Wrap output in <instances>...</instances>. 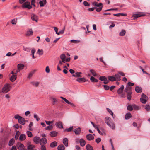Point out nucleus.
Returning a JSON list of instances; mask_svg holds the SVG:
<instances>
[{
    "label": "nucleus",
    "instance_id": "f257e3e1",
    "mask_svg": "<svg viewBox=\"0 0 150 150\" xmlns=\"http://www.w3.org/2000/svg\"><path fill=\"white\" fill-rule=\"evenodd\" d=\"M105 122L106 124L112 129H115V125L114 122L108 117L105 118Z\"/></svg>",
    "mask_w": 150,
    "mask_h": 150
},
{
    "label": "nucleus",
    "instance_id": "f03ea898",
    "mask_svg": "<svg viewBox=\"0 0 150 150\" xmlns=\"http://www.w3.org/2000/svg\"><path fill=\"white\" fill-rule=\"evenodd\" d=\"M11 86L8 83L5 84L2 89L1 92L4 93H6L8 92L10 90Z\"/></svg>",
    "mask_w": 150,
    "mask_h": 150
},
{
    "label": "nucleus",
    "instance_id": "7ed1b4c3",
    "mask_svg": "<svg viewBox=\"0 0 150 150\" xmlns=\"http://www.w3.org/2000/svg\"><path fill=\"white\" fill-rule=\"evenodd\" d=\"M22 7L23 8H27L28 9H30L32 8V6L30 5V2L27 1L22 4Z\"/></svg>",
    "mask_w": 150,
    "mask_h": 150
},
{
    "label": "nucleus",
    "instance_id": "20e7f679",
    "mask_svg": "<svg viewBox=\"0 0 150 150\" xmlns=\"http://www.w3.org/2000/svg\"><path fill=\"white\" fill-rule=\"evenodd\" d=\"M140 98V101L143 104H145L148 100V97L144 93L142 94Z\"/></svg>",
    "mask_w": 150,
    "mask_h": 150
},
{
    "label": "nucleus",
    "instance_id": "39448f33",
    "mask_svg": "<svg viewBox=\"0 0 150 150\" xmlns=\"http://www.w3.org/2000/svg\"><path fill=\"white\" fill-rule=\"evenodd\" d=\"M16 146L18 150H27L25 148V146L23 144L20 142H18L16 144Z\"/></svg>",
    "mask_w": 150,
    "mask_h": 150
},
{
    "label": "nucleus",
    "instance_id": "423d86ee",
    "mask_svg": "<svg viewBox=\"0 0 150 150\" xmlns=\"http://www.w3.org/2000/svg\"><path fill=\"white\" fill-rule=\"evenodd\" d=\"M47 142V139L45 138H43L41 139L39 142L40 144L41 145V146H45L44 145L46 144Z\"/></svg>",
    "mask_w": 150,
    "mask_h": 150
},
{
    "label": "nucleus",
    "instance_id": "0eeeda50",
    "mask_svg": "<svg viewBox=\"0 0 150 150\" xmlns=\"http://www.w3.org/2000/svg\"><path fill=\"white\" fill-rule=\"evenodd\" d=\"M144 13L143 12H139L137 13L133 14V17L135 18H138L145 15Z\"/></svg>",
    "mask_w": 150,
    "mask_h": 150
},
{
    "label": "nucleus",
    "instance_id": "6e6552de",
    "mask_svg": "<svg viewBox=\"0 0 150 150\" xmlns=\"http://www.w3.org/2000/svg\"><path fill=\"white\" fill-rule=\"evenodd\" d=\"M55 125L57 128H63L62 122L61 121H58L55 123Z\"/></svg>",
    "mask_w": 150,
    "mask_h": 150
},
{
    "label": "nucleus",
    "instance_id": "1a4fd4ad",
    "mask_svg": "<svg viewBox=\"0 0 150 150\" xmlns=\"http://www.w3.org/2000/svg\"><path fill=\"white\" fill-rule=\"evenodd\" d=\"M86 137L87 140L89 141L93 140L94 139V137L91 134H88L86 135Z\"/></svg>",
    "mask_w": 150,
    "mask_h": 150
},
{
    "label": "nucleus",
    "instance_id": "9d476101",
    "mask_svg": "<svg viewBox=\"0 0 150 150\" xmlns=\"http://www.w3.org/2000/svg\"><path fill=\"white\" fill-rule=\"evenodd\" d=\"M26 138V136L25 134H21L19 138V140L21 141H23L25 140Z\"/></svg>",
    "mask_w": 150,
    "mask_h": 150
},
{
    "label": "nucleus",
    "instance_id": "9b49d317",
    "mask_svg": "<svg viewBox=\"0 0 150 150\" xmlns=\"http://www.w3.org/2000/svg\"><path fill=\"white\" fill-rule=\"evenodd\" d=\"M33 33V32L32 29H30L27 31L25 35L26 36H30L32 35Z\"/></svg>",
    "mask_w": 150,
    "mask_h": 150
},
{
    "label": "nucleus",
    "instance_id": "f8f14e48",
    "mask_svg": "<svg viewBox=\"0 0 150 150\" xmlns=\"http://www.w3.org/2000/svg\"><path fill=\"white\" fill-rule=\"evenodd\" d=\"M25 119L22 117L18 120L19 123L21 125H24L25 123Z\"/></svg>",
    "mask_w": 150,
    "mask_h": 150
},
{
    "label": "nucleus",
    "instance_id": "ddd939ff",
    "mask_svg": "<svg viewBox=\"0 0 150 150\" xmlns=\"http://www.w3.org/2000/svg\"><path fill=\"white\" fill-rule=\"evenodd\" d=\"M74 132L77 135H79L81 132V129L80 127H78L74 129Z\"/></svg>",
    "mask_w": 150,
    "mask_h": 150
},
{
    "label": "nucleus",
    "instance_id": "4468645a",
    "mask_svg": "<svg viewBox=\"0 0 150 150\" xmlns=\"http://www.w3.org/2000/svg\"><path fill=\"white\" fill-rule=\"evenodd\" d=\"M79 142L80 144L82 147L84 146L86 144V141L83 139H81L79 140Z\"/></svg>",
    "mask_w": 150,
    "mask_h": 150
},
{
    "label": "nucleus",
    "instance_id": "2eb2a0df",
    "mask_svg": "<svg viewBox=\"0 0 150 150\" xmlns=\"http://www.w3.org/2000/svg\"><path fill=\"white\" fill-rule=\"evenodd\" d=\"M40 138L38 137H35L33 138V141L36 144L39 143L40 142Z\"/></svg>",
    "mask_w": 150,
    "mask_h": 150
},
{
    "label": "nucleus",
    "instance_id": "dca6fc26",
    "mask_svg": "<svg viewBox=\"0 0 150 150\" xmlns=\"http://www.w3.org/2000/svg\"><path fill=\"white\" fill-rule=\"evenodd\" d=\"M46 0H40L39 1V4L40 7H43L46 3Z\"/></svg>",
    "mask_w": 150,
    "mask_h": 150
},
{
    "label": "nucleus",
    "instance_id": "f3484780",
    "mask_svg": "<svg viewBox=\"0 0 150 150\" xmlns=\"http://www.w3.org/2000/svg\"><path fill=\"white\" fill-rule=\"evenodd\" d=\"M76 81L79 82H85L87 81V80L84 78H79L77 79Z\"/></svg>",
    "mask_w": 150,
    "mask_h": 150
},
{
    "label": "nucleus",
    "instance_id": "a211bd4d",
    "mask_svg": "<svg viewBox=\"0 0 150 150\" xmlns=\"http://www.w3.org/2000/svg\"><path fill=\"white\" fill-rule=\"evenodd\" d=\"M57 134V132L55 131H53L50 132V135L51 137H54L56 136Z\"/></svg>",
    "mask_w": 150,
    "mask_h": 150
},
{
    "label": "nucleus",
    "instance_id": "6ab92c4d",
    "mask_svg": "<svg viewBox=\"0 0 150 150\" xmlns=\"http://www.w3.org/2000/svg\"><path fill=\"white\" fill-rule=\"evenodd\" d=\"M15 140L13 138L11 139L8 142V146H13L15 143Z\"/></svg>",
    "mask_w": 150,
    "mask_h": 150
},
{
    "label": "nucleus",
    "instance_id": "aec40b11",
    "mask_svg": "<svg viewBox=\"0 0 150 150\" xmlns=\"http://www.w3.org/2000/svg\"><path fill=\"white\" fill-rule=\"evenodd\" d=\"M135 90L137 93H140L142 92V89L140 87L137 86L135 88Z\"/></svg>",
    "mask_w": 150,
    "mask_h": 150
},
{
    "label": "nucleus",
    "instance_id": "412c9836",
    "mask_svg": "<svg viewBox=\"0 0 150 150\" xmlns=\"http://www.w3.org/2000/svg\"><path fill=\"white\" fill-rule=\"evenodd\" d=\"M92 5L94 6L99 7L103 5V4L101 3H98L97 2H95L93 3Z\"/></svg>",
    "mask_w": 150,
    "mask_h": 150
},
{
    "label": "nucleus",
    "instance_id": "4be33fe9",
    "mask_svg": "<svg viewBox=\"0 0 150 150\" xmlns=\"http://www.w3.org/2000/svg\"><path fill=\"white\" fill-rule=\"evenodd\" d=\"M63 144H64L66 147H67L68 146V140L67 138H65L63 140Z\"/></svg>",
    "mask_w": 150,
    "mask_h": 150
},
{
    "label": "nucleus",
    "instance_id": "5701e85b",
    "mask_svg": "<svg viewBox=\"0 0 150 150\" xmlns=\"http://www.w3.org/2000/svg\"><path fill=\"white\" fill-rule=\"evenodd\" d=\"M17 75H13L10 78V80L12 82L14 81L16 79Z\"/></svg>",
    "mask_w": 150,
    "mask_h": 150
},
{
    "label": "nucleus",
    "instance_id": "b1692460",
    "mask_svg": "<svg viewBox=\"0 0 150 150\" xmlns=\"http://www.w3.org/2000/svg\"><path fill=\"white\" fill-rule=\"evenodd\" d=\"M82 74V73L81 72H76L74 74L72 75V76L74 77H81V74Z\"/></svg>",
    "mask_w": 150,
    "mask_h": 150
},
{
    "label": "nucleus",
    "instance_id": "393cba45",
    "mask_svg": "<svg viewBox=\"0 0 150 150\" xmlns=\"http://www.w3.org/2000/svg\"><path fill=\"white\" fill-rule=\"evenodd\" d=\"M60 59L62 60V62L64 63H65V59L66 58V55L64 54H62L60 55Z\"/></svg>",
    "mask_w": 150,
    "mask_h": 150
},
{
    "label": "nucleus",
    "instance_id": "a878e982",
    "mask_svg": "<svg viewBox=\"0 0 150 150\" xmlns=\"http://www.w3.org/2000/svg\"><path fill=\"white\" fill-rule=\"evenodd\" d=\"M89 71L93 76L96 77L97 76V74L94 70L93 69H91Z\"/></svg>",
    "mask_w": 150,
    "mask_h": 150
},
{
    "label": "nucleus",
    "instance_id": "bb28decb",
    "mask_svg": "<svg viewBox=\"0 0 150 150\" xmlns=\"http://www.w3.org/2000/svg\"><path fill=\"white\" fill-rule=\"evenodd\" d=\"M35 146L34 145L32 144H29L27 146V150H33V148H35Z\"/></svg>",
    "mask_w": 150,
    "mask_h": 150
},
{
    "label": "nucleus",
    "instance_id": "cd10ccee",
    "mask_svg": "<svg viewBox=\"0 0 150 150\" xmlns=\"http://www.w3.org/2000/svg\"><path fill=\"white\" fill-rule=\"evenodd\" d=\"M124 86L123 85H122L121 87L119 88L117 90V93L119 94L121 93L124 89Z\"/></svg>",
    "mask_w": 150,
    "mask_h": 150
},
{
    "label": "nucleus",
    "instance_id": "c85d7f7f",
    "mask_svg": "<svg viewBox=\"0 0 150 150\" xmlns=\"http://www.w3.org/2000/svg\"><path fill=\"white\" fill-rule=\"evenodd\" d=\"M17 67L18 69L21 70L23 69L24 67V65L22 64H18Z\"/></svg>",
    "mask_w": 150,
    "mask_h": 150
},
{
    "label": "nucleus",
    "instance_id": "c756f323",
    "mask_svg": "<svg viewBox=\"0 0 150 150\" xmlns=\"http://www.w3.org/2000/svg\"><path fill=\"white\" fill-rule=\"evenodd\" d=\"M57 145V142L56 141H54L50 144V146L52 148H54Z\"/></svg>",
    "mask_w": 150,
    "mask_h": 150
},
{
    "label": "nucleus",
    "instance_id": "7c9ffc66",
    "mask_svg": "<svg viewBox=\"0 0 150 150\" xmlns=\"http://www.w3.org/2000/svg\"><path fill=\"white\" fill-rule=\"evenodd\" d=\"M36 70H34L32 71H31L28 74V79H30L33 76V75L35 73Z\"/></svg>",
    "mask_w": 150,
    "mask_h": 150
},
{
    "label": "nucleus",
    "instance_id": "2f4dec72",
    "mask_svg": "<svg viewBox=\"0 0 150 150\" xmlns=\"http://www.w3.org/2000/svg\"><path fill=\"white\" fill-rule=\"evenodd\" d=\"M108 79L109 80L111 81H114L116 80V78L115 77L113 76H109Z\"/></svg>",
    "mask_w": 150,
    "mask_h": 150
},
{
    "label": "nucleus",
    "instance_id": "473e14b6",
    "mask_svg": "<svg viewBox=\"0 0 150 150\" xmlns=\"http://www.w3.org/2000/svg\"><path fill=\"white\" fill-rule=\"evenodd\" d=\"M132 93V92H127V98L129 100H130L131 98V94Z\"/></svg>",
    "mask_w": 150,
    "mask_h": 150
},
{
    "label": "nucleus",
    "instance_id": "72a5a7b5",
    "mask_svg": "<svg viewBox=\"0 0 150 150\" xmlns=\"http://www.w3.org/2000/svg\"><path fill=\"white\" fill-rule=\"evenodd\" d=\"M65 149L64 146L62 144L59 145L57 147L58 150H64Z\"/></svg>",
    "mask_w": 150,
    "mask_h": 150
},
{
    "label": "nucleus",
    "instance_id": "f704fd0d",
    "mask_svg": "<svg viewBox=\"0 0 150 150\" xmlns=\"http://www.w3.org/2000/svg\"><path fill=\"white\" fill-rule=\"evenodd\" d=\"M132 117L131 114L130 113H127L125 115V118L126 119H128Z\"/></svg>",
    "mask_w": 150,
    "mask_h": 150
},
{
    "label": "nucleus",
    "instance_id": "c9c22d12",
    "mask_svg": "<svg viewBox=\"0 0 150 150\" xmlns=\"http://www.w3.org/2000/svg\"><path fill=\"white\" fill-rule=\"evenodd\" d=\"M31 84L35 87H38L40 84V82L37 81H33L31 82Z\"/></svg>",
    "mask_w": 150,
    "mask_h": 150
},
{
    "label": "nucleus",
    "instance_id": "e433bc0d",
    "mask_svg": "<svg viewBox=\"0 0 150 150\" xmlns=\"http://www.w3.org/2000/svg\"><path fill=\"white\" fill-rule=\"evenodd\" d=\"M86 148L87 150H93V149L92 146L89 144H87L86 145Z\"/></svg>",
    "mask_w": 150,
    "mask_h": 150
},
{
    "label": "nucleus",
    "instance_id": "4c0bfd02",
    "mask_svg": "<svg viewBox=\"0 0 150 150\" xmlns=\"http://www.w3.org/2000/svg\"><path fill=\"white\" fill-rule=\"evenodd\" d=\"M31 18L33 20L35 21L36 22H38L37 16L36 15L34 14H33Z\"/></svg>",
    "mask_w": 150,
    "mask_h": 150
},
{
    "label": "nucleus",
    "instance_id": "58836bf2",
    "mask_svg": "<svg viewBox=\"0 0 150 150\" xmlns=\"http://www.w3.org/2000/svg\"><path fill=\"white\" fill-rule=\"evenodd\" d=\"M91 81L93 82H97L98 81V80L95 79L93 76H91L90 79Z\"/></svg>",
    "mask_w": 150,
    "mask_h": 150
},
{
    "label": "nucleus",
    "instance_id": "ea45409f",
    "mask_svg": "<svg viewBox=\"0 0 150 150\" xmlns=\"http://www.w3.org/2000/svg\"><path fill=\"white\" fill-rule=\"evenodd\" d=\"M144 109L147 111L149 112L150 111V106L149 105H146L145 106Z\"/></svg>",
    "mask_w": 150,
    "mask_h": 150
},
{
    "label": "nucleus",
    "instance_id": "a19ab883",
    "mask_svg": "<svg viewBox=\"0 0 150 150\" xmlns=\"http://www.w3.org/2000/svg\"><path fill=\"white\" fill-rule=\"evenodd\" d=\"M53 129V126L52 125H49L45 128V129L47 130H51Z\"/></svg>",
    "mask_w": 150,
    "mask_h": 150
},
{
    "label": "nucleus",
    "instance_id": "79ce46f5",
    "mask_svg": "<svg viewBox=\"0 0 150 150\" xmlns=\"http://www.w3.org/2000/svg\"><path fill=\"white\" fill-rule=\"evenodd\" d=\"M20 134V132L18 131H17L15 137V138L16 140H17L18 137Z\"/></svg>",
    "mask_w": 150,
    "mask_h": 150
},
{
    "label": "nucleus",
    "instance_id": "37998d69",
    "mask_svg": "<svg viewBox=\"0 0 150 150\" xmlns=\"http://www.w3.org/2000/svg\"><path fill=\"white\" fill-rule=\"evenodd\" d=\"M132 88L130 86H127L126 87L125 89V91L126 92H128V91L131 90Z\"/></svg>",
    "mask_w": 150,
    "mask_h": 150
},
{
    "label": "nucleus",
    "instance_id": "c03bdc74",
    "mask_svg": "<svg viewBox=\"0 0 150 150\" xmlns=\"http://www.w3.org/2000/svg\"><path fill=\"white\" fill-rule=\"evenodd\" d=\"M51 99L52 100V104L55 105V103L57 102V100L55 98L53 97H51Z\"/></svg>",
    "mask_w": 150,
    "mask_h": 150
},
{
    "label": "nucleus",
    "instance_id": "a18cd8bd",
    "mask_svg": "<svg viewBox=\"0 0 150 150\" xmlns=\"http://www.w3.org/2000/svg\"><path fill=\"white\" fill-rule=\"evenodd\" d=\"M126 32L124 30H122V31L120 32L119 33V35L121 36H124Z\"/></svg>",
    "mask_w": 150,
    "mask_h": 150
},
{
    "label": "nucleus",
    "instance_id": "49530a36",
    "mask_svg": "<svg viewBox=\"0 0 150 150\" xmlns=\"http://www.w3.org/2000/svg\"><path fill=\"white\" fill-rule=\"evenodd\" d=\"M127 109L128 110L132 111L133 110V105H129L127 107Z\"/></svg>",
    "mask_w": 150,
    "mask_h": 150
},
{
    "label": "nucleus",
    "instance_id": "de8ad7c7",
    "mask_svg": "<svg viewBox=\"0 0 150 150\" xmlns=\"http://www.w3.org/2000/svg\"><path fill=\"white\" fill-rule=\"evenodd\" d=\"M38 53L39 55H42L43 54V51L42 49H38Z\"/></svg>",
    "mask_w": 150,
    "mask_h": 150
},
{
    "label": "nucleus",
    "instance_id": "09e8293b",
    "mask_svg": "<svg viewBox=\"0 0 150 150\" xmlns=\"http://www.w3.org/2000/svg\"><path fill=\"white\" fill-rule=\"evenodd\" d=\"M28 136L29 137H32L33 135L31 132L27 131L26 133Z\"/></svg>",
    "mask_w": 150,
    "mask_h": 150
},
{
    "label": "nucleus",
    "instance_id": "8fccbe9b",
    "mask_svg": "<svg viewBox=\"0 0 150 150\" xmlns=\"http://www.w3.org/2000/svg\"><path fill=\"white\" fill-rule=\"evenodd\" d=\"M133 109H134L137 110H139L140 109V108L135 105H133Z\"/></svg>",
    "mask_w": 150,
    "mask_h": 150
},
{
    "label": "nucleus",
    "instance_id": "3c124183",
    "mask_svg": "<svg viewBox=\"0 0 150 150\" xmlns=\"http://www.w3.org/2000/svg\"><path fill=\"white\" fill-rule=\"evenodd\" d=\"M99 79L101 81H106L107 79L105 76H100L99 78Z\"/></svg>",
    "mask_w": 150,
    "mask_h": 150
},
{
    "label": "nucleus",
    "instance_id": "603ef678",
    "mask_svg": "<svg viewBox=\"0 0 150 150\" xmlns=\"http://www.w3.org/2000/svg\"><path fill=\"white\" fill-rule=\"evenodd\" d=\"M65 28V27H64L63 29L62 30L59 31V32H58V33H57V34L59 35H60V34H63L64 33V31Z\"/></svg>",
    "mask_w": 150,
    "mask_h": 150
},
{
    "label": "nucleus",
    "instance_id": "864d4df0",
    "mask_svg": "<svg viewBox=\"0 0 150 150\" xmlns=\"http://www.w3.org/2000/svg\"><path fill=\"white\" fill-rule=\"evenodd\" d=\"M118 74H115V76L116 78V80L117 79L118 81H119L120 80V76Z\"/></svg>",
    "mask_w": 150,
    "mask_h": 150
},
{
    "label": "nucleus",
    "instance_id": "5fc2aeb1",
    "mask_svg": "<svg viewBox=\"0 0 150 150\" xmlns=\"http://www.w3.org/2000/svg\"><path fill=\"white\" fill-rule=\"evenodd\" d=\"M97 131H98L99 133L101 135H103L105 134V133L103 131H100L99 129H98Z\"/></svg>",
    "mask_w": 150,
    "mask_h": 150
},
{
    "label": "nucleus",
    "instance_id": "6e6d98bb",
    "mask_svg": "<svg viewBox=\"0 0 150 150\" xmlns=\"http://www.w3.org/2000/svg\"><path fill=\"white\" fill-rule=\"evenodd\" d=\"M99 8H97L95 7V9H96V11L98 12H99L102 9V8H103V6H101V7H99Z\"/></svg>",
    "mask_w": 150,
    "mask_h": 150
},
{
    "label": "nucleus",
    "instance_id": "4d7b16f0",
    "mask_svg": "<svg viewBox=\"0 0 150 150\" xmlns=\"http://www.w3.org/2000/svg\"><path fill=\"white\" fill-rule=\"evenodd\" d=\"M34 117L36 119L37 121H38L40 120V118L38 117V115L36 114H34Z\"/></svg>",
    "mask_w": 150,
    "mask_h": 150
},
{
    "label": "nucleus",
    "instance_id": "13d9d810",
    "mask_svg": "<svg viewBox=\"0 0 150 150\" xmlns=\"http://www.w3.org/2000/svg\"><path fill=\"white\" fill-rule=\"evenodd\" d=\"M60 98L63 100H64L65 102H66L68 104H69V103L70 102L67 100L65 98L62 97H60Z\"/></svg>",
    "mask_w": 150,
    "mask_h": 150
},
{
    "label": "nucleus",
    "instance_id": "bf43d9fd",
    "mask_svg": "<svg viewBox=\"0 0 150 150\" xmlns=\"http://www.w3.org/2000/svg\"><path fill=\"white\" fill-rule=\"evenodd\" d=\"M11 23L13 25H15L16 24L17 21L15 19H13L11 21Z\"/></svg>",
    "mask_w": 150,
    "mask_h": 150
},
{
    "label": "nucleus",
    "instance_id": "052dcab7",
    "mask_svg": "<svg viewBox=\"0 0 150 150\" xmlns=\"http://www.w3.org/2000/svg\"><path fill=\"white\" fill-rule=\"evenodd\" d=\"M23 50L24 51L28 52H30V48L25 47H24L23 48Z\"/></svg>",
    "mask_w": 150,
    "mask_h": 150
},
{
    "label": "nucleus",
    "instance_id": "680f3d73",
    "mask_svg": "<svg viewBox=\"0 0 150 150\" xmlns=\"http://www.w3.org/2000/svg\"><path fill=\"white\" fill-rule=\"evenodd\" d=\"M83 4L86 6H88L90 5L86 1L83 2Z\"/></svg>",
    "mask_w": 150,
    "mask_h": 150
},
{
    "label": "nucleus",
    "instance_id": "e2e57ef3",
    "mask_svg": "<svg viewBox=\"0 0 150 150\" xmlns=\"http://www.w3.org/2000/svg\"><path fill=\"white\" fill-rule=\"evenodd\" d=\"M71 42L72 43H78L79 42V41L78 40H71Z\"/></svg>",
    "mask_w": 150,
    "mask_h": 150
},
{
    "label": "nucleus",
    "instance_id": "0e129e2a",
    "mask_svg": "<svg viewBox=\"0 0 150 150\" xmlns=\"http://www.w3.org/2000/svg\"><path fill=\"white\" fill-rule=\"evenodd\" d=\"M107 109L109 112L110 114V115L113 116V112L108 108H107Z\"/></svg>",
    "mask_w": 150,
    "mask_h": 150
},
{
    "label": "nucleus",
    "instance_id": "69168bd1",
    "mask_svg": "<svg viewBox=\"0 0 150 150\" xmlns=\"http://www.w3.org/2000/svg\"><path fill=\"white\" fill-rule=\"evenodd\" d=\"M101 141V138H98L96 139V142L97 143H99Z\"/></svg>",
    "mask_w": 150,
    "mask_h": 150
},
{
    "label": "nucleus",
    "instance_id": "338daca9",
    "mask_svg": "<svg viewBox=\"0 0 150 150\" xmlns=\"http://www.w3.org/2000/svg\"><path fill=\"white\" fill-rule=\"evenodd\" d=\"M21 117V116H20L18 115H16L14 116V118L16 119H18V120L19 118H20Z\"/></svg>",
    "mask_w": 150,
    "mask_h": 150
},
{
    "label": "nucleus",
    "instance_id": "774afa93",
    "mask_svg": "<svg viewBox=\"0 0 150 150\" xmlns=\"http://www.w3.org/2000/svg\"><path fill=\"white\" fill-rule=\"evenodd\" d=\"M45 71L47 73H49L50 72V70L48 66H47L45 69Z\"/></svg>",
    "mask_w": 150,
    "mask_h": 150
}]
</instances>
